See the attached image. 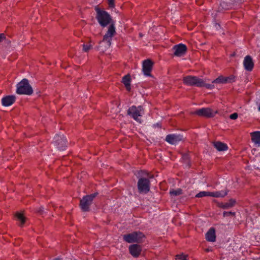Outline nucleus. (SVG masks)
<instances>
[{
    "label": "nucleus",
    "mask_w": 260,
    "mask_h": 260,
    "mask_svg": "<svg viewBox=\"0 0 260 260\" xmlns=\"http://www.w3.org/2000/svg\"><path fill=\"white\" fill-rule=\"evenodd\" d=\"M183 82L188 86H195L200 87H205L208 89H212L214 87V85L207 84L202 79L196 76H187L184 77L183 79Z\"/></svg>",
    "instance_id": "obj_1"
},
{
    "label": "nucleus",
    "mask_w": 260,
    "mask_h": 260,
    "mask_svg": "<svg viewBox=\"0 0 260 260\" xmlns=\"http://www.w3.org/2000/svg\"><path fill=\"white\" fill-rule=\"evenodd\" d=\"M16 93L18 94L31 95L33 89L26 79H22L16 85Z\"/></svg>",
    "instance_id": "obj_2"
},
{
    "label": "nucleus",
    "mask_w": 260,
    "mask_h": 260,
    "mask_svg": "<svg viewBox=\"0 0 260 260\" xmlns=\"http://www.w3.org/2000/svg\"><path fill=\"white\" fill-rule=\"evenodd\" d=\"M95 11L96 12V18L102 27H106L111 23V17L107 12L101 10L98 8H95Z\"/></svg>",
    "instance_id": "obj_3"
},
{
    "label": "nucleus",
    "mask_w": 260,
    "mask_h": 260,
    "mask_svg": "<svg viewBox=\"0 0 260 260\" xmlns=\"http://www.w3.org/2000/svg\"><path fill=\"white\" fill-rule=\"evenodd\" d=\"M144 235L140 232H133L132 233L123 235V240L128 243H140L144 238Z\"/></svg>",
    "instance_id": "obj_4"
},
{
    "label": "nucleus",
    "mask_w": 260,
    "mask_h": 260,
    "mask_svg": "<svg viewBox=\"0 0 260 260\" xmlns=\"http://www.w3.org/2000/svg\"><path fill=\"white\" fill-rule=\"evenodd\" d=\"M127 113L135 120L139 123H141V120L140 117H142L144 114V111L142 106L136 107L133 106L128 109Z\"/></svg>",
    "instance_id": "obj_5"
},
{
    "label": "nucleus",
    "mask_w": 260,
    "mask_h": 260,
    "mask_svg": "<svg viewBox=\"0 0 260 260\" xmlns=\"http://www.w3.org/2000/svg\"><path fill=\"white\" fill-rule=\"evenodd\" d=\"M115 27L113 24H111L108 27V31L104 36L103 40L101 44L105 43L106 47H109L111 45V41L113 36L115 34Z\"/></svg>",
    "instance_id": "obj_6"
},
{
    "label": "nucleus",
    "mask_w": 260,
    "mask_h": 260,
    "mask_svg": "<svg viewBox=\"0 0 260 260\" xmlns=\"http://www.w3.org/2000/svg\"><path fill=\"white\" fill-rule=\"evenodd\" d=\"M96 196V193L90 195H87L84 197L80 201V207L83 211H88L89 210V207L92 203L94 198Z\"/></svg>",
    "instance_id": "obj_7"
},
{
    "label": "nucleus",
    "mask_w": 260,
    "mask_h": 260,
    "mask_svg": "<svg viewBox=\"0 0 260 260\" xmlns=\"http://www.w3.org/2000/svg\"><path fill=\"white\" fill-rule=\"evenodd\" d=\"M227 194V191L224 190L215 191V192H210L203 191L197 193L196 195V198H202L204 197L210 196L215 198L224 197Z\"/></svg>",
    "instance_id": "obj_8"
},
{
    "label": "nucleus",
    "mask_w": 260,
    "mask_h": 260,
    "mask_svg": "<svg viewBox=\"0 0 260 260\" xmlns=\"http://www.w3.org/2000/svg\"><path fill=\"white\" fill-rule=\"evenodd\" d=\"M53 143L56 147L60 150H64L67 146V140L63 135H56L54 138Z\"/></svg>",
    "instance_id": "obj_9"
},
{
    "label": "nucleus",
    "mask_w": 260,
    "mask_h": 260,
    "mask_svg": "<svg viewBox=\"0 0 260 260\" xmlns=\"http://www.w3.org/2000/svg\"><path fill=\"white\" fill-rule=\"evenodd\" d=\"M217 111H213L209 108H203L195 111L193 114L200 116H205L207 117H212L215 116Z\"/></svg>",
    "instance_id": "obj_10"
},
{
    "label": "nucleus",
    "mask_w": 260,
    "mask_h": 260,
    "mask_svg": "<svg viewBox=\"0 0 260 260\" xmlns=\"http://www.w3.org/2000/svg\"><path fill=\"white\" fill-rule=\"evenodd\" d=\"M138 187L141 192L146 193L148 192L150 189L149 180L146 178H140L138 182Z\"/></svg>",
    "instance_id": "obj_11"
},
{
    "label": "nucleus",
    "mask_w": 260,
    "mask_h": 260,
    "mask_svg": "<svg viewBox=\"0 0 260 260\" xmlns=\"http://www.w3.org/2000/svg\"><path fill=\"white\" fill-rule=\"evenodd\" d=\"M173 50L174 51V55L176 56L180 57L184 55L187 50L186 46L183 44H179L175 45Z\"/></svg>",
    "instance_id": "obj_12"
},
{
    "label": "nucleus",
    "mask_w": 260,
    "mask_h": 260,
    "mask_svg": "<svg viewBox=\"0 0 260 260\" xmlns=\"http://www.w3.org/2000/svg\"><path fill=\"white\" fill-rule=\"evenodd\" d=\"M153 66L152 61L150 59H146L143 62V72L145 75L150 76V72Z\"/></svg>",
    "instance_id": "obj_13"
},
{
    "label": "nucleus",
    "mask_w": 260,
    "mask_h": 260,
    "mask_svg": "<svg viewBox=\"0 0 260 260\" xmlns=\"http://www.w3.org/2000/svg\"><path fill=\"white\" fill-rule=\"evenodd\" d=\"M243 65L246 71H251L252 70L254 63L251 56L247 55L245 57L243 60Z\"/></svg>",
    "instance_id": "obj_14"
},
{
    "label": "nucleus",
    "mask_w": 260,
    "mask_h": 260,
    "mask_svg": "<svg viewBox=\"0 0 260 260\" xmlns=\"http://www.w3.org/2000/svg\"><path fill=\"white\" fill-rule=\"evenodd\" d=\"M182 139V137L180 135L172 134L168 135L166 138L167 142L172 145H175L180 141Z\"/></svg>",
    "instance_id": "obj_15"
},
{
    "label": "nucleus",
    "mask_w": 260,
    "mask_h": 260,
    "mask_svg": "<svg viewBox=\"0 0 260 260\" xmlns=\"http://www.w3.org/2000/svg\"><path fill=\"white\" fill-rule=\"evenodd\" d=\"M16 100L14 95H7L2 99V104L5 107H8L12 105Z\"/></svg>",
    "instance_id": "obj_16"
},
{
    "label": "nucleus",
    "mask_w": 260,
    "mask_h": 260,
    "mask_svg": "<svg viewBox=\"0 0 260 260\" xmlns=\"http://www.w3.org/2000/svg\"><path fill=\"white\" fill-rule=\"evenodd\" d=\"M129 250L130 253L134 257H138L141 252V248L140 245L137 244H134L129 246Z\"/></svg>",
    "instance_id": "obj_17"
},
{
    "label": "nucleus",
    "mask_w": 260,
    "mask_h": 260,
    "mask_svg": "<svg viewBox=\"0 0 260 260\" xmlns=\"http://www.w3.org/2000/svg\"><path fill=\"white\" fill-rule=\"evenodd\" d=\"M206 240L210 242H214L216 240L215 232L213 228H211L206 235Z\"/></svg>",
    "instance_id": "obj_18"
},
{
    "label": "nucleus",
    "mask_w": 260,
    "mask_h": 260,
    "mask_svg": "<svg viewBox=\"0 0 260 260\" xmlns=\"http://www.w3.org/2000/svg\"><path fill=\"white\" fill-rule=\"evenodd\" d=\"M252 142L258 146H260V132L256 131L251 134Z\"/></svg>",
    "instance_id": "obj_19"
},
{
    "label": "nucleus",
    "mask_w": 260,
    "mask_h": 260,
    "mask_svg": "<svg viewBox=\"0 0 260 260\" xmlns=\"http://www.w3.org/2000/svg\"><path fill=\"white\" fill-rule=\"evenodd\" d=\"M122 83L125 85L126 89L129 91L131 89V78L129 75H127L123 77Z\"/></svg>",
    "instance_id": "obj_20"
},
{
    "label": "nucleus",
    "mask_w": 260,
    "mask_h": 260,
    "mask_svg": "<svg viewBox=\"0 0 260 260\" xmlns=\"http://www.w3.org/2000/svg\"><path fill=\"white\" fill-rule=\"evenodd\" d=\"M214 146L218 151H225L228 148V146L225 144L220 142L214 143Z\"/></svg>",
    "instance_id": "obj_21"
},
{
    "label": "nucleus",
    "mask_w": 260,
    "mask_h": 260,
    "mask_svg": "<svg viewBox=\"0 0 260 260\" xmlns=\"http://www.w3.org/2000/svg\"><path fill=\"white\" fill-rule=\"evenodd\" d=\"M235 201L231 199L228 202L220 205V207L223 209H228L232 207L235 205Z\"/></svg>",
    "instance_id": "obj_22"
},
{
    "label": "nucleus",
    "mask_w": 260,
    "mask_h": 260,
    "mask_svg": "<svg viewBox=\"0 0 260 260\" xmlns=\"http://www.w3.org/2000/svg\"><path fill=\"white\" fill-rule=\"evenodd\" d=\"M16 216L17 218V219L20 221V226H22V225L24 223L25 221V217H24L23 215L21 213H17L16 215Z\"/></svg>",
    "instance_id": "obj_23"
},
{
    "label": "nucleus",
    "mask_w": 260,
    "mask_h": 260,
    "mask_svg": "<svg viewBox=\"0 0 260 260\" xmlns=\"http://www.w3.org/2000/svg\"><path fill=\"white\" fill-rule=\"evenodd\" d=\"M213 83H226L225 77L223 76H219L216 79L214 80L212 82Z\"/></svg>",
    "instance_id": "obj_24"
},
{
    "label": "nucleus",
    "mask_w": 260,
    "mask_h": 260,
    "mask_svg": "<svg viewBox=\"0 0 260 260\" xmlns=\"http://www.w3.org/2000/svg\"><path fill=\"white\" fill-rule=\"evenodd\" d=\"M170 193L171 196H177L182 193V190L180 188H178L176 190H171Z\"/></svg>",
    "instance_id": "obj_25"
},
{
    "label": "nucleus",
    "mask_w": 260,
    "mask_h": 260,
    "mask_svg": "<svg viewBox=\"0 0 260 260\" xmlns=\"http://www.w3.org/2000/svg\"><path fill=\"white\" fill-rule=\"evenodd\" d=\"M176 260H188L187 255L183 254H178L176 256Z\"/></svg>",
    "instance_id": "obj_26"
},
{
    "label": "nucleus",
    "mask_w": 260,
    "mask_h": 260,
    "mask_svg": "<svg viewBox=\"0 0 260 260\" xmlns=\"http://www.w3.org/2000/svg\"><path fill=\"white\" fill-rule=\"evenodd\" d=\"M92 47L91 44H83V49L85 52H88Z\"/></svg>",
    "instance_id": "obj_27"
},
{
    "label": "nucleus",
    "mask_w": 260,
    "mask_h": 260,
    "mask_svg": "<svg viewBox=\"0 0 260 260\" xmlns=\"http://www.w3.org/2000/svg\"><path fill=\"white\" fill-rule=\"evenodd\" d=\"M235 77L233 76L225 77L226 83H231L234 81Z\"/></svg>",
    "instance_id": "obj_28"
},
{
    "label": "nucleus",
    "mask_w": 260,
    "mask_h": 260,
    "mask_svg": "<svg viewBox=\"0 0 260 260\" xmlns=\"http://www.w3.org/2000/svg\"><path fill=\"white\" fill-rule=\"evenodd\" d=\"M230 118L231 119H233V120L236 119L238 118V114H237V113H233V114H231L230 116Z\"/></svg>",
    "instance_id": "obj_29"
},
{
    "label": "nucleus",
    "mask_w": 260,
    "mask_h": 260,
    "mask_svg": "<svg viewBox=\"0 0 260 260\" xmlns=\"http://www.w3.org/2000/svg\"><path fill=\"white\" fill-rule=\"evenodd\" d=\"M235 213L232 212H224L223 215L224 217L228 216L229 215H234Z\"/></svg>",
    "instance_id": "obj_30"
},
{
    "label": "nucleus",
    "mask_w": 260,
    "mask_h": 260,
    "mask_svg": "<svg viewBox=\"0 0 260 260\" xmlns=\"http://www.w3.org/2000/svg\"><path fill=\"white\" fill-rule=\"evenodd\" d=\"M108 4L110 7H113L114 5V0H108Z\"/></svg>",
    "instance_id": "obj_31"
},
{
    "label": "nucleus",
    "mask_w": 260,
    "mask_h": 260,
    "mask_svg": "<svg viewBox=\"0 0 260 260\" xmlns=\"http://www.w3.org/2000/svg\"><path fill=\"white\" fill-rule=\"evenodd\" d=\"M5 38L4 34H0V42Z\"/></svg>",
    "instance_id": "obj_32"
},
{
    "label": "nucleus",
    "mask_w": 260,
    "mask_h": 260,
    "mask_svg": "<svg viewBox=\"0 0 260 260\" xmlns=\"http://www.w3.org/2000/svg\"><path fill=\"white\" fill-rule=\"evenodd\" d=\"M215 27L216 29H218V28L220 27V25L219 24L216 23L215 25Z\"/></svg>",
    "instance_id": "obj_33"
},
{
    "label": "nucleus",
    "mask_w": 260,
    "mask_h": 260,
    "mask_svg": "<svg viewBox=\"0 0 260 260\" xmlns=\"http://www.w3.org/2000/svg\"><path fill=\"white\" fill-rule=\"evenodd\" d=\"M258 111L260 112V105L258 106Z\"/></svg>",
    "instance_id": "obj_34"
},
{
    "label": "nucleus",
    "mask_w": 260,
    "mask_h": 260,
    "mask_svg": "<svg viewBox=\"0 0 260 260\" xmlns=\"http://www.w3.org/2000/svg\"><path fill=\"white\" fill-rule=\"evenodd\" d=\"M54 260H60L59 258H56Z\"/></svg>",
    "instance_id": "obj_35"
}]
</instances>
